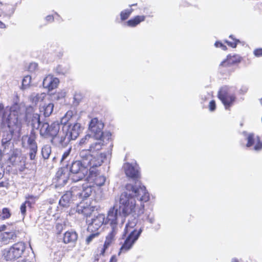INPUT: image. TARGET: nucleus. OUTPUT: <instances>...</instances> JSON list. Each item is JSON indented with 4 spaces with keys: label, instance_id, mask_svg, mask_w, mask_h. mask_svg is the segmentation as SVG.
<instances>
[{
    "label": "nucleus",
    "instance_id": "obj_32",
    "mask_svg": "<svg viewBox=\"0 0 262 262\" xmlns=\"http://www.w3.org/2000/svg\"><path fill=\"white\" fill-rule=\"evenodd\" d=\"M90 234L85 239V243L86 245H89L95 238L98 237L100 234V232H89Z\"/></svg>",
    "mask_w": 262,
    "mask_h": 262
},
{
    "label": "nucleus",
    "instance_id": "obj_5",
    "mask_svg": "<svg viewBox=\"0 0 262 262\" xmlns=\"http://www.w3.org/2000/svg\"><path fill=\"white\" fill-rule=\"evenodd\" d=\"M60 124L57 121L49 124L48 122L42 123L39 128L40 136L45 139H50L52 144L56 143L62 144L66 140V135L59 134Z\"/></svg>",
    "mask_w": 262,
    "mask_h": 262
},
{
    "label": "nucleus",
    "instance_id": "obj_4",
    "mask_svg": "<svg viewBox=\"0 0 262 262\" xmlns=\"http://www.w3.org/2000/svg\"><path fill=\"white\" fill-rule=\"evenodd\" d=\"M136 225L134 222H128L126 224L122 235V238L124 241L119 249L118 255L125 253L132 249L140 236L142 229L141 228L138 229L135 228Z\"/></svg>",
    "mask_w": 262,
    "mask_h": 262
},
{
    "label": "nucleus",
    "instance_id": "obj_27",
    "mask_svg": "<svg viewBox=\"0 0 262 262\" xmlns=\"http://www.w3.org/2000/svg\"><path fill=\"white\" fill-rule=\"evenodd\" d=\"M36 138L37 135L35 132L33 130H31L27 140V143L29 147H37V143L36 142Z\"/></svg>",
    "mask_w": 262,
    "mask_h": 262
},
{
    "label": "nucleus",
    "instance_id": "obj_30",
    "mask_svg": "<svg viewBox=\"0 0 262 262\" xmlns=\"http://www.w3.org/2000/svg\"><path fill=\"white\" fill-rule=\"evenodd\" d=\"M31 77L30 75L25 76L23 80L21 88L23 90L27 89L31 86Z\"/></svg>",
    "mask_w": 262,
    "mask_h": 262
},
{
    "label": "nucleus",
    "instance_id": "obj_47",
    "mask_svg": "<svg viewBox=\"0 0 262 262\" xmlns=\"http://www.w3.org/2000/svg\"><path fill=\"white\" fill-rule=\"evenodd\" d=\"M7 229V226L5 225H3L0 226V232L5 231Z\"/></svg>",
    "mask_w": 262,
    "mask_h": 262
},
{
    "label": "nucleus",
    "instance_id": "obj_23",
    "mask_svg": "<svg viewBox=\"0 0 262 262\" xmlns=\"http://www.w3.org/2000/svg\"><path fill=\"white\" fill-rule=\"evenodd\" d=\"M78 238V234L74 231H66L63 236V242L64 244H74L76 242Z\"/></svg>",
    "mask_w": 262,
    "mask_h": 262
},
{
    "label": "nucleus",
    "instance_id": "obj_26",
    "mask_svg": "<svg viewBox=\"0 0 262 262\" xmlns=\"http://www.w3.org/2000/svg\"><path fill=\"white\" fill-rule=\"evenodd\" d=\"M145 19L144 15H137L126 22V25L130 27H135Z\"/></svg>",
    "mask_w": 262,
    "mask_h": 262
},
{
    "label": "nucleus",
    "instance_id": "obj_3",
    "mask_svg": "<svg viewBox=\"0 0 262 262\" xmlns=\"http://www.w3.org/2000/svg\"><path fill=\"white\" fill-rule=\"evenodd\" d=\"M21 111L20 104L14 103L9 110H5L3 112L1 125L3 127H7L11 134L21 127V121L18 118L21 114Z\"/></svg>",
    "mask_w": 262,
    "mask_h": 262
},
{
    "label": "nucleus",
    "instance_id": "obj_18",
    "mask_svg": "<svg viewBox=\"0 0 262 262\" xmlns=\"http://www.w3.org/2000/svg\"><path fill=\"white\" fill-rule=\"evenodd\" d=\"M94 210L95 207L81 201L77 205L76 211L79 214H82L88 217L92 215Z\"/></svg>",
    "mask_w": 262,
    "mask_h": 262
},
{
    "label": "nucleus",
    "instance_id": "obj_38",
    "mask_svg": "<svg viewBox=\"0 0 262 262\" xmlns=\"http://www.w3.org/2000/svg\"><path fill=\"white\" fill-rule=\"evenodd\" d=\"M108 246L103 244L102 247L98 248V255L99 256H104L106 250L108 248Z\"/></svg>",
    "mask_w": 262,
    "mask_h": 262
},
{
    "label": "nucleus",
    "instance_id": "obj_31",
    "mask_svg": "<svg viewBox=\"0 0 262 262\" xmlns=\"http://www.w3.org/2000/svg\"><path fill=\"white\" fill-rule=\"evenodd\" d=\"M51 153V148L49 145H45L41 149V155L44 159H49Z\"/></svg>",
    "mask_w": 262,
    "mask_h": 262
},
{
    "label": "nucleus",
    "instance_id": "obj_48",
    "mask_svg": "<svg viewBox=\"0 0 262 262\" xmlns=\"http://www.w3.org/2000/svg\"><path fill=\"white\" fill-rule=\"evenodd\" d=\"M6 28L5 25L3 22L0 21V28L3 29V28Z\"/></svg>",
    "mask_w": 262,
    "mask_h": 262
},
{
    "label": "nucleus",
    "instance_id": "obj_39",
    "mask_svg": "<svg viewBox=\"0 0 262 262\" xmlns=\"http://www.w3.org/2000/svg\"><path fill=\"white\" fill-rule=\"evenodd\" d=\"M27 205L24 202L20 207V210L22 215L25 217L26 215L27 212Z\"/></svg>",
    "mask_w": 262,
    "mask_h": 262
},
{
    "label": "nucleus",
    "instance_id": "obj_33",
    "mask_svg": "<svg viewBox=\"0 0 262 262\" xmlns=\"http://www.w3.org/2000/svg\"><path fill=\"white\" fill-rule=\"evenodd\" d=\"M134 9H125L123 11H122L120 12V18L122 21H124L126 20L128 18V17L130 16L132 12H133Z\"/></svg>",
    "mask_w": 262,
    "mask_h": 262
},
{
    "label": "nucleus",
    "instance_id": "obj_56",
    "mask_svg": "<svg viewBox=\"0 0 262 262\" xmlns=\"http://www.w3.org/2000/svg\"><path fill=\"white\" fill-rule=\"evenodd\" d=\"M2 3L1 2H0V5H2Z\"/></svg>",
    "mask_w": 262,
    "mask_h": 262
},
{
    "label": "nucleus",
    "instance_id": "obj_14",
    "mask_svg": "<svg viewBox=\"0 0 262 262\" xmlns=\"http://www.w3.org/2000/svg\"><path fill=\"white\" fill-rule=\"evenodd\" d=\"M118 213L119 210H117V202H116L108 211L106 217L105 216V225L110 224L111 228H118Z\"/></svg>",
    "mask_w": 262,
    "mask_h": 262
},
{
    "label": "nucleus",
    "instance_id": "obj_15",
    "mask_svg": "<svg viewBox=\"0 0 262 262\" xmlns=\"http://www.w3.org/2000/svg\"><path fill=\"white\" fill-rule=\"evenodd\" d=\"M246 140L247 147L253 146L254 150L259 151L262 149V137L255 135L253 133H250L247 135Z\"/></svg>",
    "mask_w": 262,
    "mask_h": 262
},
{
    "label": "nucleus",
    "instance_id": "obj_12",
    "mask_svg": "<svg viewBox=\"0 0 262 262\" xmlns=\"http://www.w3.org/2000/svg\"><path fill=\"white\" fill-rule=\"evenodd\" d=\"M88 232H100V228L103 224L105 225V215L99 213L88 221Z\"/></svg>",
    "mask_w": 262,
    "mask_h": 262
},
{
    "label": "nucleus",
    "instance_id": "obj_43",
    "mask_svg": "<svg viewBox=\"0 0 262 262\" xmlns=\"http://www.w3.org/2000/svg\"><path fill=\"white\" fill-rule=\"evenodd\" d=\"M71 151V147H70L67 150H66L64 152V153L62 155V158H61V161H63L69 156Z\"/></svg>",
    "mask_w": 262,
    "mask_h": 262
},
{
    "label": "nucleus",
    "instance_id": "obj_22",
    "mask_svg": "<svg viewBox=\"0 0 262 262\" xmlns=\"http://www.w3.org/2000/svg\"><path fill=\"white\" fill-rule=\"evenodd\" d=\"M75 198V196H74V193L73 192L72 186L70 191H66V192L61 196L59 203L60 205L62 207H69L71 200L72 199Z\"/></svg>",
    "mask_w": 262,
    "mask_h": 262
},
{
    "label": "nucleus",
    "instance_id": "obj_51",
    "mask_svg": "<svg viewBox=\"0 0 262 262\" xmlns=\"http://www.w3.org/2000/svg\"><path fill=\"white\" fill-rule=\"evenodd\" d=\"M137 4H132L129 6L130 7H132L133 6H137Z\"/></svg>",
    "mask_w": 262,
    "mask_h": 262
},
{
    "label": "nucleus",
    "instance_id": "obj_45",
    "mask_svg": "<svg viewBox=\"0 0 262 262\" xmlns=\"http://www.w3.org/2000/svg\"><path fill=\"white\" fill-rule=\"evenodd\" d=\"M248 91V88L246 86H243L239 90V93L241 94H244Z\"/></svg>",
    "mask_w": 262,
    "mask_h": 262
},
{
    "label": "nucleus",
    "instance_id": "obj_42",
    "mask_svg": "<svg viewBox=\"0 0 262 262\" xmlns=\"http://www.w3.org/2000/svg\"><path fill=\"white\" fill-rule=\"evenodd\" d=\"M209 109L210 111H214L216 109V103L214 100H211L209 102Z\"/></svg>",
    "mask_w": 262,
    "mask_h": 262
},
{
    "label": "nucleus",
    "instance_id": "obj_28",
    "mask_svg": "<svg viewBox=\"0 0 262 262\" xmlns=\"http://www.w3.org/2000/svg\"><path fill=\"white\" fill-rule=\"evenodd\" d=\"M38 198L37 196L28 194V195L26 196V201L24 202L29 208H33V206L35 205L36 201L38 199Z\"/></svg>",
    "mask_w": 262,
    "mask_h": 262
},
{
    "label": "nucleus",
    "instance_id": "obj_40",
    "mask_svg": "<svg viewBox=\"0 0 262 262\" xmlns=\"http://www.w3.org/2000/svg\"><path fill=\"white\" fill-rule=\"evenodd\" d=\"M253 54L255 57H262V48H257L254 50Z\"/></svg>",
    "mask_w": 262,
    "mask_h": 262
},
{
    "label": "nucleus",
    "instance_id": "obj_35",
    "mask_svg": "<svg viewBox=\"0 0 262 262\" xmlns=\"http://www.w3.org/2000/svg\"><path fill=\"white\" fill-rule=\"evenodd\" d=\"M53 107L54 105L51 103L43 107V115L46 117H49L52 113Z\"/></svg>",
    "mask_w": 262,
    "mask_h": 262
},
{
    "label": "nucleus",
    "instance_id": "obj_41",
    "mask_svg": "<svg viewBox=\"0 0 262 262\" xmlns=\"http://www.w3.org/2000/svg\"><path fill=\"white\" fill-rule=\"evenodd\" d=\"M214 45L216 48H221L224 51L227 50V47L221 41H216L214 43Z\"/></svg>",
    "mask_w": 262,
    "mask_h": 262
},
{
    "label": "nucleus",
    "instance_id": "obj_36",
    "mask_svg": "<svg viewBox=\"0 0 262 262\" xmlns=\"http://www.w3.org/2000/svg\"><path fill=\"white\" fill-rule=\"evenodd\" d=\"M91 138V136L90 135H86L84 137L81 138L79 143L78 145L82 147L85 145H86L90 142V139Z\"/></svg>",
    "mask_w": 262,
    "mask_h": 262
},
{
    "label": "nucleus",
    "instance_id": "obj_7",
    "mask_svg": "<svg viewBox=\"0 0 262 262\" xmlns=\"http://www.w3.org/2000/svg\"><path fill=\"white\" fill-rule=\"evenodd\" d=\"M242 60V57L238 54H228L220 64L218 71L222 75H230L234 71L231 68V66L239 63Z\"/></svg>",
    "mask_w": 262,
    "mask_h": 262
},
{
    "label": "nucleus",
    "instance_id": "obj_54",
    "mask_svg": "<svg viewBox=\"0 0 262 262\" xmlns=\"http://www.w3.org/2000/svg\"><path fill=\"white\" fill-rule=\"evenodd\" d=\"M2 107V108L3 109V105L2 104H0V107Z\"/></svg>",
    "mask_w": 262,
    "mask_h": 262
},
{
    "label": "nucleus",
    "instance_id": "obj_13",
    "mask_svg": "<svg viewBox=\"0 0 262 262\" xmlns=\"http://www.w3.org/2000/svg\"><path fill=\"white\" fill-rule=\"evenodd\" d=\"M92 192V187L87 184H83L82 186H73V192L74 196L76 198L81 199L84 201L89 198Z\"/></svg>",
    "mask_w": 262,
    "mask_h": 262
},
{
    "label": "nucleus",
    "instance_id": "obj_44",
    "mask_svg": "<svg viewBox=\"0 0 262 262\" xmlns=\"http://www.w3.org/2000/svg\"><path fill=\"white\" fill-rule=\"evenodd\" d=\"M46 20L49 22H52L54 20V16L52 15H49L46 16Z\"/></svg>",
    "mask_w": 262,
    "mask_h": 262
},
{
    "label": "nucleus",
    "instance_id": "obj_37",
    "mask_svg": "<svg viewBox=\"0 0 262 262\" xmlns=\"http://www.w3.org/2000/svg\"><path fill=\"white\" fill-rule=\"evenodd\" d=\"M29 157L30 160H35L37 152L38 147H29Z\"/></svg>",
    "mask_w": 262,
    "mask_h": 262
},
{
    "label": "nucleus",
    "instance_id": "obj_8",
    "mask_svg": "<svg viewBox=\"0 0 262 262\" xmlns=\"http://www.w3.org/2000/svg\"><path fill=\"white\" fill-rule=\"evenodd\" d=\"M26 249L25 244L23 242H17L8 249L3 251V256L7 261L14 260L21 257Z\"/></svg>",
    "mask_w": 262,
    "mask_h": 262
},
{
    "label": "nucleus",
    "instance_id": "obj_24",
    "mask_svg": "<svg viewBox=\"0 0 262 262\" xmlns=\"http://www.w3.org/2000/svg\"><path fill=\"white\" fill-rule=\"evenodd\" d=\"M16 236V234L15 232H5L2 234L0 238V242L2 245H7L14 241Z\"/></svg>",
    "mask_w": 262,
    "mask_h": 262
},
{
    "label": "nucleus",
    "instance_id": "obj_1",
    "mask_svg": "<svg viewBox=\"0 0 262 262\" xmlns=\"http://www.w3.org/2000/svg\"><path fill=\"white\" fill-rule=\"evenodd\" d=\"M149 200V194L144 186L136 187L127 184L117 202L119 214L124 217L129 215L140 216L144 213V202Z\"/></svg>",
    "mask_w": 262,
    "mask_h": 262
},
{
    "label": "nucleus",
    "instance_id": "obj_55",
    "mask_svg": "<svg viewBox=\"0 0 262 262\" xmlns=\"http://www.w3.org/2000/svg\"><path fill=\"white\" fill-rule=\"evenodd\" d=\"M260 102L261 104L262 105V98L260 100Z\"/></svg>",
    "mask_w": 262,
    "mask_h": 262
},
{
    "label": "nucleus",
    "instance_id": "obj_17",
    "mask_svg": "<svg viewBox=\"0 0 262 262\" xmlns=\"http://www.w3.org/2000/svg\"><path fill=\"white\" fill-rule=\"evenodd\" d=\"M56 182L60 185L66 184L71 179V174L67 167H61L57 171L55 176Z\"/></svg>",
    "mask_w": 262,
    "mask_h": 262
},
{
    "label": "nucleus",
    "instance_id": "obj_21",
    "mask_svg": "<svg viewBox=\"0 0 262 262\" xmlns=\"http://www.w3.org/2000/svg\"><path fill=\"white\" fill-rule=\"evenodd\" d=\"M93 172L89 171V177L92 179L94 184L97 186H102L105 182V177L100 175L96 168H94Z\"/></svg>",
    "mask_w": 262,
    "mask_h": 262
},
{
    "label": "nucleus",
    "instance_id": "obj_10",
    "mask_svg": "<svg viewBox=\"0 0 262 262\" xmlns=\"http://www.w3.org/2000/svg\"><path fill=\"white\" fill-rule=\"evenodd\" d=\"M108 141H99L94 143L91 144L88 149H82V150H88L91 155V159L92 160H96L98 159L101 160L100 166L103 162V160L106 158L105 154L99 152L102 149V146L106 144Z\"/></svg>",
    "mask_w": 262,
    "mask_h": 262
},
{
    "label": "nucleus",
    "instance_id": "obj_29",
    "mask_svg": "<svg viewBox=\"0 0 262 262\" xmlns=\"http://www.w3.org/2000/svg\"><path fill=\"white\" fill-rule=\"evenodd\" d=\"M11 212L10 208L7 207L3 208L0 213V220H5L9 219L11 216Z\"/></svg>",
    "mask_w": 262,
    "mask_h": 262
},
{
    "label": "nucleus",
    "instance_id": "obj_16",
    "mask_svg": "<svg viewBox=\"0 0 262 262\" xmlns=\"http://www.w3.org/2000/svg\"><path fill=\"white\" fill-rule=\"evenodd\" d=\"M123 169L126 176L134 181H138L140 179L139 170L129 163L124 164Z\"/></svg>",
    "mask_w": 262,
    "mask_h": 262
},
{
    "label": "nucleus",
    "instance_id": "obj_52",
    "mask_svg": "<svg viewBox=\"0 0 262 262\" xmlns=\"http://www.w3.org/2000/svg\"><path fill=\"white\" fill-rule=\"evenodd\" d=\"M4 186V183L3 182H0V187Z\"/></svg>",
    "mask_w": 262,
    "mask_h": 262
},
{
    "label": "nucleus",
    "instance_id": "obj_50",
    "mask_svg": "<svg viewBox=\"0 0 262 262\" xmlns=\"http://www.w3.org/2000/svg\"><path fill=\"white\" fill-rule=\"evenodd\" d=\"M66 96V93L65 92H61V97H64Z\"/></svg>",
    "mask_w": 262,
    "mask_h": 262
},
{
    "label": "nucleus",
    "instance_id": "obj_25",
    "mask_svg": "<svg viewBox=\"0 0 262 262\" xmlns=\"http://www.w3.org/2000/svg\"><path fill=\"white\" fill-rule=\"evenodd\" d=\"M117 232L118 228H112L106 236L104 244L110 247L115 241Z\"/></svg>",
    "mask_w": 262,
    "mask_h": 262
},
{
    "label": "nucleus",
    "instance_id": "obj_20",
    "mask_svg": "<svg viewBox=\"0 0 262 262\" xmlns=\"http://www.w3.org/2000/svg\"><path fill=\"white\" fill-rule=\"evenodd\" d=\"M80 132V125L79 123H75L73 125L69 126L68 132L66 135L68 140H75L79 136Z\"/></svg>",
    "mask_w": 262,
    "mask_h": 262
},
{
    "label": "nucleus",
    "instance_id": "obj_9",
    "mask_svg": "<svg viewBox=\"0 0 262 262\" xmlns=\"http://www.w3.org/2000/svg\"><path fill=\"white\" fill-rule=\"evenodd\" d=\"M217 97L221 101L226 110H229L236 101L234 94H231L227 87L221 88L217 93Z\"/></svg>",
    "mask_w": 262,
    "mask_h": 262
},
{
    "label": "nucleus",
    "instance_id": "obj_6",
    "mask_svg": "<svg viewBox=\"0 0 262 262\" xmlns=\"http://www.w3.org/2000/svg\"><path fill=\"white\" fill-rule=\"evenodd\" d=\"M104 124L99 121L97 118L91 119L89 129L93 137L98 141H109L111 140L112 133L110 132H103Z\"/></svg>",
    "mask_w": 262,
    "mask_h": 262
},
{
    "label": "nucleus",
    "instance_id": "obj_49",
    "mask_svg": "<svg viewBox=\"0 0 262 262\" xmlns=\"http://www.w3.org/2000/svg\"><path fill=\"white\" fill-rule=\"evenodd\" d=\"M231 262H239V260L237 258H233L232 259Z\"/></svg>",
    "mask_w": 262,
    "mask_h": 262
},
{
    "label": "nucleus",
    "instance_id": "obj_2",
    "mask_svg": "<svg viewBox=\"0 0 262 262\" xmlns=\"http://www.w3.org/2000/svg\"><path fill=\"white\" fill-rule=\"evenodd\" d=\"M88 150H81L79 152V160L74 161L71 166L70 173L71 180L73 182H76L83 179L88 172H93L94 168L100 166L101 160L97 159L92 160Z\"/></svg>",
    "mask_w": 262,
    "mask_h": 262
},
{
    "label": "nucleus",
    "instance_id": "obj_53",
    "mask_svg": "<svg viewBox=\"0 0 262 262\" xmlns=\"http://www.w3.org/2000/svg\"><path fill=\"white\" fill-rule=\"evenodd\" d=\"M21 262H31V261H29V260H24V261H23Z\"/></svg>",
    "mask_w": 262,
    "mask_h": 262
},
{
    "label": "nucleus",
    "instance_id": "obj_46",
    "mask_svg": "<svg viewBox=\"0 0 262 262\" xmlns=\"http://www.w3.org/2000/svg\"><path fill=\"white\" fill-rule=\"evenodd\" d=\"M118 259L115 255H113L111 256L109 262H117Z\"/></svg>",
    "mask_w": 262,
    "mask_h": 262
},
{
    "label": "nucleus",
    "instance_id": "obj_34",
    "mask_svg": "<svg viewBox=\"0 0 262 262\" xmlns=\"http://www.w3.org/2000/svg\"><path fill=\"white\" fill-rule=\"evenodd\" d=\"M229 38L232 39V41H228L227 40H225L224 42L227 43V45L232 48H235L237 45L238 43L240 42V41L233 37V36L232 35H230L229 36Z\"/></svg>",
    "mask_w": 262,
    "mask_h": 262
},
{
    "label": "nucleus",
    "instance_id": "obj_11",
    "mask_svg": "<svg viewBox=\"0 0 262 262\" xmlns=\"http://www.w3.org/2000/svg\"><path fill=\"white\" fill-rule=\"evenodd\" d=\"M24 120L26 122L30 123L33 128L35 127L36 124L40 128L42 124L40 122V115L34 113V107L30 105L26 108Z\"/></svg>",
    "mask_w": 262,
    "mask_h": 262
},
{
    "label": "nucleus",
    "instance_id": "obj_19",
    "mask_svg": "<svg viewBox=\"0 0 262 262\" xmlns=\"http://www.w3.org/2000/svg\"><path fill=\"white\" fill-rule=\"evenodd\" d=\"M59 81L57 78L53 77L51 75H48L43 80L42 84L45 88L47 89L49 91H51L56 89Z\"/></svg>",
    "mask_w": 262,
    "mask_h": 262
}]
</instances>
